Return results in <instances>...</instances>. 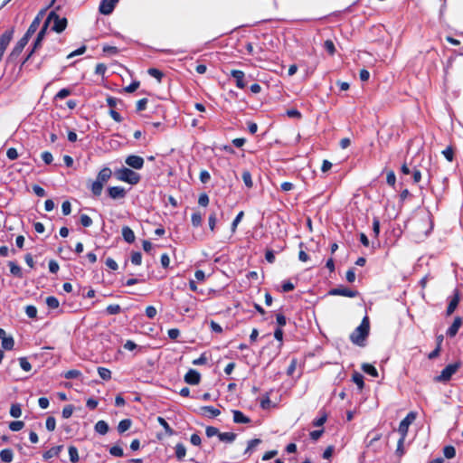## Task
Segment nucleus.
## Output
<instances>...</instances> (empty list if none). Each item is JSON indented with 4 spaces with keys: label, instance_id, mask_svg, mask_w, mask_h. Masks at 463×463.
<instances>
[{
    "label": "nucleus",
    "instance_id": "obj_1",
    "mask_svg": "<svg viewBox=\"0 0 463 463\" xmlns=\"http://www.w3.org/2000/svg\"><path fill=\"white\" fill-rule=\"evenodd\" d=\"M370 322L368 317H364L361 324L350 335V340L358 346H364V342L369 335Z\"/></svg>",
    "mask_w": 463,
    "mask_h": 463
},
{
    "label": "nucleus",
    "instance_id": "obj_2",
    "mask_svg": "<svg viewBox=\"0 0 463 463\" xmlns=\"http://www.w3.org/2000/svg\"><path fill=\"white\" fill-rule=\"evenodd\" d=\"M112 171L109 167H103L97 175L96 180L91 184L90 190L93 195L99 196L102 193L104 184L111 177Z\"/></svg>",
    "mask_w": 463,
    "mask_h": 463
},
{
    "label": "nucleus",
    "instance_id": "obj_3",
    "mask_svg": "<svg viewBox=\"0 0 463 463\" xmlns=\"http://www.w3.org/2000/svg\"><path fill=\"white\" fill-rule=\"evenodd\" d=\"M115 176L118 180L132 185L138 184L140 181V175L128 167H122L117 170Z\"/></svg>",
    "mask_w": 463,
    "mask_h": 463
},
{
    "label": "nucleus",
    "instance_id": "obj_4",
    "mask_svg": "<svg viewBox=\"0 0 463 463\" xmlns=\"http://www.w3.org/2000/svg\"><path fill=\"white\" fill-rule=\"evenodd\" d=\"M461 367V362H456L453 364H448L441 372L439 375L435 376L434 381L437 383H447L449 382L452 375L458 372V370Z\"/></svg>",
    "mask_w": 463,
    "mask_h": 463
},
{
    "label": "nucleus",
    "instance_id": "obj_5",
    "mask_svg": "<svg viewBox=\"0 0 463 463\" xmlns=\"http://www.w3.org/2000/svg\"><path fill=\"white\" fill-rule=\"evenodd\" d=\"M51 21H53V26L52 28V31H54L58 33H62L67 27V24H68L67 19L65 17L61 18L59 16V14H57L56 12H54V11H52L48 14L47 19L45 21V23H47V25L49 24V23Z\"/></svg>",
    "mask_w": 463,
    "mask_h": 463
},
{
    "label": "nucleus",
    "instance_id": "obj_6",
    "mask_svg": "<svg viewBox=\"0 0 463 463\" xmlns=\"http://www.w3.org/2000/svg\"><path fill=\"white\" fill-rule=\"evenodd\" d=\"M417 413L410 411L399 424L398 432L401 436H407L410 425L415 420Z\"/></svg>",
    "mask_w": 463,
    "mask_h": 463
},
{
    "label": "nucleus",
    "instance_id": "obj_7",
    "mask_svg": "<svg viewBox=\"0 0 463 463\" xmlns=\"http://www.w3.org/2000/svg\"><path fill=\"white\" fill-rule=\"evenodd\" d=\"M29 39L25 36H23L14 45L12 52H10L8 56V60L10 61H14L23 52L26 44L28 43Z\"/></svg>",
    "mask_w": 463,
    "mask_h": 463
},
{
    "label": "nucleus",
    "instance_id": "obj_8",
    "mask_svg": "<svg viewBox=\"0 0 463 463\" xmlns=\"http://www.w3.org/2000/svg\"><path fill=\"white\" fill-rule=\"evenodd\" d=\"M358 294L357 290H353L344 287L334 288L328 291V295L330 296H343L347 298H355Z\"/></svg>",
    "mask_w": 463,
    "mask_h": 463
},
{
    "label": "nucleus",
    "instance_id": "obj_9",
    "mask_svg": "<svg viewBox=\"0 0 463 463\" xmlns=\"http://www.w3.org/2000/svg\"><path fill=\"white\" fill-rule=\"evenodd\" d=\"M119 0H101L99 6V12L104 15L110 14Z\"/></svg>",
    "mask_w": 463,
    "mask_h": 463
},
{
    "label": "nucleus",
    "instance_id": "obj_10",
    "mask_svg": "<svg viewBox=\"0 0 463 463\" xmlns=\"http://www.w3.org/2000/svg\"><path fill=\"white\" fill-rule=\"evenodd\" d=\"M230 75L234 79L235 85L239 89H244L247 85L245 73L241 70H232Z\"/></svg>",
    "mask_w": 463,
    "mask_h": 463
},
{
    "label": "nucleus",
    "instance_id": "obj_11",
    "mask_svg": "<svg viewBox=\"0 0 463 463\" xmlns=\"http://www.w3.org/2000/svg\"><path fill=\"white\" fill-rule=\"evenodd\" d=\"M125 162L128 166L137 170L141 169L145 163L143 157L137 155H130L127 156Z\"/></svg>",
    "mask_w": 463,
    "mask_h": 463
},
{
    "label": "nucleus",
    "instance_id": "obj_12",
    "mask_svg": "<svg viewBox=\"0 0 463 463\" xmlns=\"http://www.w3.org/2000/svg\"><path fill=\"white\" fill-rule=\"evenodd\" d=\"M109 198L113 200L123 199L126 196V190L121 186H110L107 190Z\"/></svg>",
    "mask_w": 463,
    "mask_h": 463
},
{
    "label": "nucleus",
    "instance_id": "obj_13",
    "mask_svg": "<svg viewBox=\"0 0 463 463\" xmlns=\"http://www.w3.org/2000/svg\"><path fill=\"white\" fill-rule=\"evenodd\" d=\"M43 14V11L40 12L33 20L30 26L28 27L26 33L24 34L26 38L30 40L33 34L37 31L38 27L41 24V16Z\"/></svg>",
    "mask_w": 463,
    "mask_h": 463
},
{
    "label": "nucleus",
    "instance_id": "obj_14",
    "mask_svg": "<svg viewBox=\"0 0 463 463\" xmlns=\"http://www.w3.org/2000/svg\"><path fill=\"white\" fill-rule=\"evenodd\" d=\"M201 381V374L194 369H190L184 375V382L191 385H196Z\"/></svg>",
    "mask_w": 463,
    "mask_h": 463
},
{
    "label": "nucleus",
    "instance_id": "obj_15",
    "mask_svg": "<svg viewBox=\"0 0 463 463\" xmlns=\"http://www.w3.org/2000/svg\"><path fill=\"white\" fill-rule=\"evenodd\" d=\"M459 300H460V293L458 289H456L454 291L453 297L449 300V303L447 307V310H446L447 316H450L451 314H453V312L456 310V308L459 303Z\"/></svg>",
    "mask_w": 463,
    "mask_h": 463
},
{
    "label": "nucleus",
    "instance_id": "obj_16",
    "mask_svg": "<svg viewBox=\"0 0 463 463\" xmlns=\"http://www.w3.org/2000/svg\"><path fill=\"white\" fill-rule=\"evenodd\" d=\"M47 32V23H44L43 26L41 28L39 33H37L36 39L33 44V52H36L38 49L42 47L43 41L45 37Z\"/></svg>",
    "mask_w": 463,
    "mask_h": 463
},
{
    "label": "nucleus",
    "instance_id": "obj_17",
    "mask_svg": "<svg viewBox=\"0 0 463 463\" xmlns=\"http://www.w3.org/2000/svg\"><path fill=\"white\" fill-rule=\"evenodd\" d=\"M462 325V319L460 317H456L452 325L447 330V335L449 337H454L458 332L459 327Z\"/></svg>",
    "mask_w": 463,
    "mask_h": 463
},
{
    "label": "nucleus",
    "instance_id": "obj_18",
    "mask_svg": "<svg viewBox=\"0 0 463 463\" xmlns=\"http://www.w3.org/2000/svg\"><path fill=\"white\" fill-rule=\"evenodd\" d=\"M232 414H233V421L235 423L247 424L251 421V420L248 416H246L242 411H241L239 410H233Z\"/></svg>",
    "mask_w": 463,
    "mask_h": 463
},
{
    "label": "nucleus",
    "instance_id": "obj_19",
    "mask_svg": "<svg viewBox=\"0 0 463 463\" xmlns=\"http://www.w3.org/2000/svg\"><path fill=\"white\" fill-rule=\"evenodd\" d=\"M201 413L209 418H215L221 414V411L213 406H203L200 408Z\"/></svg>",
    "mask_w": 463,
    "mask_h": 463
},
{
    "label": "nucleus",
    "instance_id": "obj_20",
    "mask_svg": "<svg viewBox=\"0 0 463 463\" xmlns=\"http://www.w3.org/2000/svg\"><path fill=\"white\" fill-rule=\"evenodd\" d=\"M62 449H63L62 445L54 446V447L51 448L50 449H48L47 451H45L43 455V458L45 460H48L53 457H57L60 454V452L62 450Z\"/></svg>",
    "mask_w": 463,
    "mask_h": 463
},
{
    "label": "nucleus",
    "instance_id": "obj_21",
    "mask_svg": "<svg viewBox=\"0 0 463 463\" xmlns=\"http://www.w3.org/2000/svg\"><path fill=\"white\" fill-rule=\"evenodd\" d=\"M122 237L128 243H133L135 241V233L132 229L128 226H124L122 228Z\"/></svg>",
    "mask_w": 463,
    "mask_h": 463
},
{
    "label": "nucleus",
    "instance_id": "obj_22",
    "mask_svg": "<svg viewBox=\"0 0 463 463\" xmlns=\"http://www.w3.org/2000/svg\"><path fill=\"white\" fill-rule=\"evenodd\" d=\"M109 425L108 423L105 421V420H99L95 426H94V430L96 432H98L99 434L100 435H105L108 433L109 431Z\"/></svg>",
    "mask_w": 463,
    "mask_h": 463
},
{
    "label": "nucleus",
    "instance_id": "obj_23",
    "mask_svg": "<svg viewBox=\"0 0 463 463\" xmlns=\"http://www.w3.org/2000/svg\"><path fill=\"white\" fill-rule=\"evenodd\" d=\"M8 266L10 267V272L12 275L19 279L23 278L22 269L18 264L14 261H9Z\"/></svg>",
    "mask_w": 463,
    "mask_h": 463
},
{
    "label": "nucleus",
    "instance_id": "obj_24",
    "mask_svg": "<svg viewBox=\"0 0 463 463\" xmlns=\"http://www.w3.org/2000/svg\"><path fill=\"white\" fill-rule=\"evenodd\" d=\"M361 368L365 373L373 377H378V371L373 364L364 363L362 364Z\"/></svg>",
    "mask_w": 463,
    "mask_h": 463
},
{
    "label": "nucleus",
    "instance_id": "obj_25",
    "mask_svg": "<svg viewBox=\"0 0 463 463\" xmlns=\"http://www.w3.org/2000/svg\"><path fill=\"white\" fill-rule=\"evenodd\" d=\"M14 452L11 449H5L0 451V458L2 461L9 463L13 460Z\"/></svg>",
    "mask_w": 463,
    "mask_h": 463
},
{
    "label": "nucleus",
    "instance_id": "obj_26",
    "mask_svg": "<svg viewBox=\"0 0 463 463\" xmlns=\"http://www.w3.org/2000/svg\"><path fill=\"white\" fill-rule=\"evenodd\" d=\"M132 425V420L130 419H124L119 421L118 425V431L119 434L124 433L128 430Z\"/></svg>",
    "mask_w": 463,
    "mask_h": 463
},
{
    "label": "nucleus",
    "instance_id": "obj_27",
    "mask_svg": "<svg viewBox=\"0 0 463 463\" xmlns=\"http://www.w3.org/2000/svg\"><path fill=\"white\" fill-rule=\"evenodd\" d=\"M175 456L176 458L181 461L186 455V449L183 443H177L175 445Z\"/></svg>",
    "mask_w": 463,
    "mask_h": 463
},
{
    "label": "nucleus",
    "instance_id": "obj_28",
    "mask_svg": "<svg viewBox=\"0 0 463 463\" xmlns=\"http://www.w3.org/2000/svg\"><path fill=\"white\" fill-rule=\"evenodd\" d=\"M241 178L243 180L244 184L247 188L250 189L253 186V182L251 178V174L249 170H244L241 174Z\"/></svg>",
    "mask_w": 463,
    "mask_h": 463
},
{
    "label": "nucleus",
    "instance_id": "obj_29",
    "mask_svg": "<svg viewBox=\"0 0 463 463\" xmlns=\"http://www.w3.org/2000/svg\"><path fill=\"white\" fill-rule=\"evenodd\" d=\"M121 311L122 308L118 304H110L105 309L107 315H118L121 313Z\"/></svg>",
    "mask_w": 463,
    "mask_h": 463
},
{
    "label": "nucleus",
    "instance_id": "obj_30",
    "mask_svg": "<svg viewBox=\"0 0 463 463\" xmlns=\"http://www.w3.org/2000/svg\"><path fill=\"white\" fill-rule=\"evenodd\" d=\"M353 382L357 385L359 391L364 387V376L359 373H354L352 376Z\"/></svg>",
    "mask_w": 463,
    "mask_h": 463
},
{
    "label": "nucleus",
    "instance_id": "obj_31",
    "mask_svg": "<svg viewBox=\"0 0 463 463\" xmlns=\"http://www.w3.org/2000/svg\"><path fill=\"white\" fill-rule=\"evenodd\" d=\"M406 436H401L397 442V448H396V455L399 458H402L404 455V441H405Z\"/></svg>",
    "mask_w": 463,
    "mask_h": 463
},
{
    "label": "nucleus",
    "instance_id": "obj_32",
    "mask_svg": "<svg viewBox=\"0 0 463 463\" xmlns=\"http://www.w3.org/2000/svg\"><path fill=\"white\" fill-rule=\"evenodd\" d=\"M46 305L51 309H56L60 306L59 299L54 296H49L45 299Z\"/></svg>",
    "mask_w": 463,
    "mask_h": 463
},
{
    "label": "nucleus",
    "instance_id": "obj_33",
    "mask_svg": "<svg viewBox=\"0 0 463 463\" xmlns=\"http://www.w3.org/2000/svg\"><path fill=\"white\" fill-rule=\"evenodd\" d=\"M236 439V434L233 432H220L219 439L221 441L232 442Z\"/></svg>",
    "mask_w": 463,
    "mask_h": 463
},
{
    "label": "nucleus",
    "instance_id": "obj_34",
    "mask_svg": "<svg viewBox=\"0 0 463 463\" xmlns=\"http://www.w3.org/2000/svg\"><path fill=\"white\" fill-rule=\"evenodd\" d=\"M98 373L99 377L104 381L111 379V371L106 367H98Z\"/></svg>",
    "mask_w": 463,
    "mask_h": 463
},
{
    "label": "nucleus",
    "instance_id": "obj_35",
    "mask_svg": "<svg viewBox=\"0 0 463 463\" xmlns=\"http://www.w3.org/2000/svg\"><path fill=\"white\" fill-rule=\"evenodd\" d=\"M191 222L194 227H199L202 225L203 216L200 212H195L191 216Z\"/></svg>",
    "mask_w": 463,
    "mask_h": 463
},
{
    "label": "nucleus",
    "instance_id": "obj_36",
    "mask_svg": "<svg viewBox=\"0 0 463 463\" xmlns=\"http://www.w3.org/2000/svg\"><path fill=\"white\" fill-rule=\"evenodd\" d=\"M443 455L446 458H453L456 456V449L453 446L448 445L443 448Z\"/></svg>",
    "mask_w": 463,
    "mask_h": 463
},
{
    "label": "nucleus",
    "instance_id": "obj_37",
    "mask_svg": "<svg viewBox=\"0 0 463 463\" xmlns=\"http://www.w3.org/2000/svg\"><path fill=\"white\" fill-rule=\"evenodd\" d=\"M327 420V414L326 411H320V416L313 420V425L316 427H320L325 424Z\"/></svg>",
    "mask_w": 463,
    "mask_h": 463
},
{
    "label": "nucleus",
    "instance_id": "obj_38",
    "mask_svg": "<svg viewBox=\"0 0 463 463\" xmlns=\"http://www.w3.org/2000/svg\"><path fill=\"white\" fill-rule=\"evenodd\" d=\"M68 450H69L70 460L72 463L78 462L79 461L78 449L75 446H70Z\"/></svg>",
    "mask_w": 463,
    "mask_h": 463
},
{
    "label": "nucleus",
    "instance_id": "obj_39",
    "mask_svg": "<svg viewBox=\"0 0 463 463\" xmlns=\"http://www.w3.org/2000/svg\"><path fill=\"white\" fill-rule=\"evenodd\" d=\"M441 153L449 162L454 160V147L452 146H447Z\"/></svg>",
    "mask_w": 463,
    "mask_h": 463
},
{
    "label": "nucleus",
    "instance_id": "obj_40",
    "mask_svg": "<svg viewBox=\"0 0 463 463\" xmlns=\"http://www.w3.org/2000/svg\"><path fill=\"white\" fill-rule=\"evenodd\" d=\"M2 346L5 350H12L14 346V340L12 336L5 337L2 340Z\"/></svg>",
    "mask_w": 463,
    "mask_h": 463
},
{
    "label": "nucleus",
    "instance_id": "obj_41",
    "mask_svg": "<svg viewBox=\"0 0 463 463\" xmlns=\"http://www.w3.org/2000/svg\"><path fill=\"white\" fill-rule=\"evenodd\" d=\"M157 421L164 428V430L168 435L171 436L174 434V430L170 427V425L163 417H158Z\"/></svg>",
    "mask_w": 463,
    "mask_h": 463
},
{
    "label": "nucleus",
    "instance_id": "obj_42",
    "mask_svg": "<svg viewBox=\"0 0 463 463\" xmlns=\"http://www.w3.org/2000/svg\"><path fill=\"white\" fill-rule=\"evenodd\" d=\"M10 415L14 418H19L22 415V409L20 404L14 403L11 405Z\"/></svg>",
    "mask_w": 463,
    "mask_h": 463
},
{
    "label": "nucleus",
    "instance_id": "obj_43",
    "mask_svg": "<svg viewBox=\"0 0 463 463\" xmlns=\"http://www.w3.org/2000/svg\"><path fill=\"white\" fill-rule=\"evenodd\" d=\"M148 74L156 78L159 82L162 80L164 73L156 68H149L147 71Z\"/></svg>",
    "mask_w": 463,
    "mask_h": 463
},
{
    "label": "nucleus",
    "instance_id": "obj_44",
    "mask_svg": "<svg viewBox=\"0 0 463 463\" xmlns=\"http://www.w3.org/2000/svg\"><path fill=\"white\" fill-rule=\"evenodd\" d=\"M261 443L260 439H253L248 441V446L245 449V453L252 451L259 444Z\"/></svg>",
    "mask_w": 463,
    "mask_h": 463
},
{
    "label": "nucleus",
    "instance_id": "obj_45",
    "mask_svg": "<svg viewBox=\"0 0 463 463\" xmlns=\"http://www.w3.org/2000/svg\"><path fill=\"white\" fill-rule=\"evenodd\" d=\"M24 427V422L22 420H14L10 422L9 429L12 431H19Z\"/></svg>",
    "mask_w": 463,
    "mask_h": 463
},
{
    "label": "nucleus",
    "instance_id": "obj_46",
    "mask_svg": "<svg viewBox=\"0 0 463 463\" xmlns=\"http://www.w3.org/2000/svg\"><path fill=\"white\" fill-rule=\"evenodd\" d=\"M71 93V90L70 89L64 88L60 90L56 95L54 96V99H63L66 97L70 96Z\"/></svg>",
    "mask_w": 463,
    "mask_h": 463
},
{
    "label": "nucleus",
    "instance_id": "obj_47",
    "mask_svg": "<svg viewBox=\"0 0 463 463\" xmlns=\"http://www.w3.org/2000/svg\"><path fill=\"white\" fill-rule=\"evenodd\" d=\"M324 48L330 55H334L335 52V47L332 40L325 41Z\"/></svg>",
    "mask_w": 463,
    "mask_h": 463
},
{
    "label": "nucleus",
    "instance_id": "obj_48",
    "mask_svg": "<svg viewBox=\"0 0 463 463\" xmlns=\"http://www.w3.org/2000/svg\"><path fill=\"white\" fill-rule=\"evenodd\" d=\"M80 375H81V373L76 369L69 370V371L65 372L63 374L64 378H66V379H75V378L80 377Z\"/></svg>",
    "mask_w": 463,
    "mask_h": 463
},
{
    "label": "nucleus",
    "instance_id": "obj_49",
    "mask_svg": "<svg viewBox=\"0 0 463 463\" xmlns=\"http://www.w3.org/2000/svg\"><path fill=\"white\" fill-rule=\"evenodd\" d=\"M19 364L24 371L30 372L32 370V364L29 363L26 357L19 358Z\"/></svg>",
    "mask_w": 463,
    "mask_h": 463
},
{
    "label": "nucleus",
    "instance_id": "obj_50",
    "mask_svg": "<svg viewBox=\"0 0 463 463\" xmlns=\"http://www.w3.org/2000/svg\"><path fill=\"white\" fill-rule=\"evenodd\" d=\"M73 411H74V406L72 404H68V405L64 406L62 409V412H61L62 417L64 419L70 418L72 415Z\"/></svg>",
    "mask_w": 463,
    "mask_h": 463
},
{
    "label": "nucleus",
    "instance_id": "obj_51",
    "mask_svg": "<svg viewBox=\"0 0 463 463\" xmlns=\"http://www.w3.org/2000/svg\"><path fill=\"white\" fill-rule=\"evenodd\" d=\"M45 426H46V429L49 431H53L55 430V427H56V420H55V418L52 417V416H49L46 419Z\"/></svg>",
    "mask_w": 463,
    "mask_h": 463
},
{
    "label": "nucleus",
    "instance_id": "obj_52",
    "mask_svg": "<svg viewBox=\"0 0 463 463\" xmlns=\"http://www.w3.org/2000/svg\"><path fill=\"white\" fill-rule=\"evenodd\" d=\"M25 313L28 317L35 318L37 317V308L33 305H29L25 307Z\"/></svg>",
    "mask_w": 463,
    "mask_h": 463
},
{
    "label": "nucleus",
    "instance_id": "obj_53",
    "mask_svg": "<svg viewBox=\"0 0 463 463\" xmlns=\"http://www.w3.org/2000/svg\"><path fill=\"white\" fill-rule=\"evenodd\" d=\"M140 82L138 80H133L128 86L124 88V91L132 93L139 88Z\"/></svg>",
    "mask_w": 463,
    "mask_h": 463
},
{
    "label": "nucleus",
    "instance_id": "obj_54",
    "mask_svg": "<svg viewBox=\"0 0 463 463\" xmlns=\"http://www.w3.org/2000/svg\"><path fill=\"white\" fill-rule=\"evenodd\" d=\"M131 262L134 265H140L142 262V254L139 251H134L131 254Z\"/></svg>",
    "mask_w": 463,
    "mask_h": 463
},
{
    "label": "nucleus",
    "instance_id": "obj_55",
    "mask_svg": "<svg viewBox=\"0 0 463 463\" xmlns=\"http://www.w3.org/2000/svg\"><path fill=\"white\" fill-rule=\"evenodd\" d=\"M386 183L390 186H392V187L395 185L396 176H395V174H394V172L392 170H390V171L387 172Z\"/></svg>",
    "mask_w": 463,
    "mask_h": 463
},
{
    "label": "nucleus",
    "instance_id": "obj_56",
    "mask_svg": "<svg viewBox=\"0 0 463 463\" xmlns=\"http://www.w3.org/2000/svg\"><path fill=\"white\" fill-rule=\"evenodd\" d=\"M109 453L114 457H122L124 455L122 448L117 445L109 449Z\"/></svg>",
    "mask_w": 463,
    "mask_h": 463
},
{
    "label": "nucleus",
    "instance_id": "obj_57",
    "mask_svg": "<svg viewBox=\"0 0 463 463\" xmlns=\"http://www.w3.org/2000/svg\"><path fill=\"white\" fill-rule=\"evenodd\" d=\"M298 365V359L292 358L290 364L287 369V374L292 376Z\"/></svg>",
    "mask_w": 463,
    "mask_h": 463
},
{
    "label": "nucleus",
    "instance_id": "obj_58",
    "mask_svg": "<svg viewBox=\"0 0 463 463\" xmlns=\"http://www.w3.org/2000/svg\"><path fill=\"white\" fill-rule=\"evenodd\" d=\"M216 222H217L216 213H212L209 215L208 223H209V228H210L211 232H213L215 230Z\"/></svg>",
    "mask_w": 463,
    "mask_h": 463
},
{
    "label": "nucleus",
    "instance_id": "obj_59",
    "mask_svg": "<svg viewBox=\"0 0 463 463\" xmlns=\"http://www.w3.org/2000/svg\"><path fill=\"white\" fill-rule=\"evenodd\" d=\"M80 222L83 227H90L92 225V219L87 214H81Z\"/></svg>",
    "mask_w": 463,
    "mask_h": 463
},
{
    "label": "nucleus",
    "instance_id": "obj_60",
    "mask_svg": "<svg viewBox=\"0 0 463 463\" xmlns=\"http://www.w3.org/2000/svg\"><path fill=\"white\" fill-rule=\"evenodd\" d=\"M295 289V285L290 280L283 281L281 285L282 292H289Z\"/></svg>",
    "mask_w": 463,
    "mask_h": 463
},
{
    "label": "nucleus",
    "instance_id": "obj_61",
    "mask_svg": "<svg viewBox=\"0 0 463 463\" xmlns=\"http://www.w3.org/2000/svg\"><path fill=\"white\" fill-rule=\"evenodd\" d=\"M205 433L208 438H212L213 436L219 437L220 431L216 427L208 426L206 427Z\"/></svg>",
    "mask_w": 463,
    "mask_h": 463
},
{
    "label": "nucleus",
    "instance_id": "obj_62",
    "mask_svg": "<svg viewBox=\"0 0 463 463\" xmlns=\"http://www.w3.org/2000/svg\"><path fill=\"white\" fill-rule=\"evenodd\" d=\"M147 101L148 100L146 98H143V99L137 100V104H136L137 111L139 112V111L145 110L146 108V105H147Z\"/></svg>",
    "mask_w": 463,
    "mask_h": 463
},
{
    "label": "nucleus",
    "instance_id": "obj_63",
    "mask_svg": "<svg viewBox=\"0 0 463 463\" xmlns=\"http://www.w3.org/2000/svg\"><path fill=\"white\" fill-rule=\"evenodd\" d=\"M209 196L207 195V194L205 193H203L199 195V198H198V203L199 205L203 206V207H206L208 204H209Z\"/></svg>",
    "mask_w": 463,
    "mask_h": 463
},
{
    "label": "nucleus",
    "instance_id": "obj_64",
    "mask_svg": "<svg viewBox=\"0 0 463 463\" xmlns=\"http://www.w3.org/2000/svg\"><path fill=\"white\" fill-rule=\"evenodd\" d=\"M270 405L269 394L267 392L260 400V407L263 410L269 409Z\"/></svg>",
    "mask_w": 463,
    "mask_h": 463
}]
</instances>
